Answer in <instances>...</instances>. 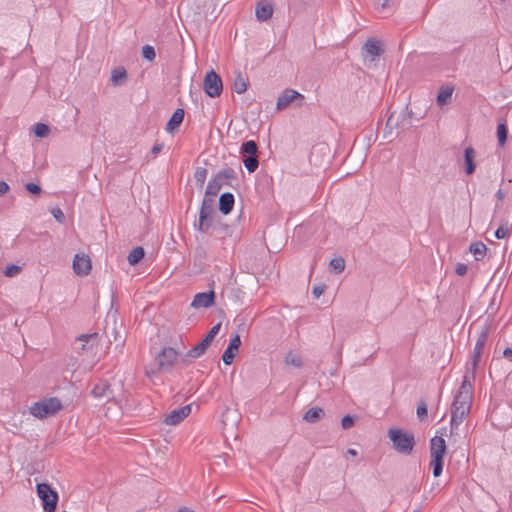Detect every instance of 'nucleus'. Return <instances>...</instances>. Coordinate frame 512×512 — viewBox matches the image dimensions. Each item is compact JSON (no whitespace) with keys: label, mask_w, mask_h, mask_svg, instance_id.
<instances>
[{"label":"nucleus","mask_w":512,"mask_h":512,"mask_svg":"<svg viewBox=\"0 0 512 512\" xmlns=\"http://www.w3.org/2000/svg\"><path fill=\"white\" fill-rule=\"evenodd\" d=\"M179 354L180 353L172 347H163L156 354L153 363L146 368V375L148 377H153L158 373L171 372Z\"/></svg>","instance_id":"obj_1"},{"label":"nucleus","mask_w":512,"mask_h":512,"mask_svg":"<svg viewBox=\"0 0 512 512\" xmlns=\"http://www.w3.org/2000/svg\"><path fill=\"white\" fill-rule=\"evenodd\" d=\"M393 448L400 454L410 455L416 444L414 434L401 428H390L387 432Z\"/></svg>","instance_id":"obj_2"},{"label":"nucleus","mask_w":512,"mask_h":512,"mask_svg":"<svg viewBox=\"0 0 512 512\" xmlns=\"http://www.w3.org/2000/svg\"><path fill=\"white\" fill-rule=\"evenodd\" d=\"M61 409L62 403L60 399L52 397L35 402L30 407V413L38 419H44L55 415Z\"/></svg>","instance_id":"obj_3"},{"label":"nucleus","mask_w":512,"mask_h":512,"mask_svg":"<svg viewBox=\"0 0 512 512\" xmlns=\"http://www.w3.org/2000/svg\"><path fill=\"white\" fill-rule=\"evenodd\" d=\"M221 328V322L215 324L205 335V337L192 349H190L182 358L181 362L186 364L188 362V358L197 359L201 357L208 347L211 345L212 341L219 333Z\"/></svg>","instance_id":"obj_4"},{"label":"nucleus","mask_w":512,"mask_h":512,"mask_svg":"<svg viewBox=\"0 0 512 512\" xmlns=\"http://www.w3.org/2000/svg\"><path fill=\"white\" fill-rule=\"evenodd\" d=\"M36 493L42 501L44 512H55L59 500L58 492L46 482L36 485Z\"/></svg>","instance_id":"obj_5"},{"label":"nucleus","mask_w":512,"mask_h":512,"mask_svg":"<svg viewBox=\"0 0 512 512\" xmlns=\"http://www.w3.org/2000/svg\"><path fill=\"white\" fill-rule=\"evenodd\" d=\"M470 379L471 374H469V370H467L452 404L471 407L473 386Z\"/></svg>","instance_id":"obj_6"},{"label":"nucleus","mask_w":512,"mask_h":512,"mask_svg":"<svg viewBox=\"0 0 512 512\" xmlns=\"http://www.w3.org/2000/svg\"><path fill=\"white\" fill-rule=\"evenodd\" d=\"M203 89L211 98L220 96L223 89V83L220 76L214 70H210L206 73L203 81Z\"/></svg>","instance_id":"obj_7"},{"label":"nucleus","mask_w":512,"mask_h":512,"mask_svg":"<svg viewBox=\"0 0 512 512\" xmlns=\"http://www.w3.org/2000/svg\"><path fill=\"white\" fill-rule=\"evenodd\" d=\"M489 337V326H486L484 330L480 333L476 345L473 350V356L471 361V368L469 370V374H471V378H475V370L480 362L481 356L483 354L484 348L488 341Z\"/></svg>","instance_id":"obj_8"},{"label":"nucleus","mask_w":512,"mask_h":512,"mask_svg":"<svg viewBox=\"0 0 512 512\" xmlns=\"http://www.w3.org/2000/svg\"><path fill=\"white\" fill-rule=\"evenodd\" d=\"M214 213V199L205 195L199 213V223L197 228L199 231H206L210 227V218Z\"/></svg>","instance_id":"obj_9"},{"label":"nucleus","mask_w":512,"mask_h":512,"mask_svg":"<svg viewBox=\"0 0 512 512\" xmlns=\"http://www.w3.org/2000/svg\"><path fill=\"white\" fill-rule=\"evenodd\" d=\"M363 56L365 60L371 62V65L375 64L376 59L382 54L383 49L381 47L380 41L374 39H368L362 47Z\"/></svg>","instance_id":"obj_10"},{"label":"nucleus","mask_w":512,"mask_h":512,"mask_svg":"<svg viewBox=\"0 0 512 512\" xmlns=\"http://www.w3.org/2000/svg\"><path fill=\"white\" fill-rule=\"evenodd\" d=\"M241 346V339L238 332L232 334L229 341L228 347L222 355L224 364L231 365L234 361L235 356L238 353L239 347Z\"/></svg>","instance_id":"obj_11"},{"label":"nucleus","mask_w":512,"mask_h":512,"mask_svg":"<svg viewBox=\"0 0 512 512\" xmlns=\"http://www.w3.org/2000/svg\"><path fill=\"white\" fill-rule=\"evenodd\" d=\"M191 413V405H186L171 411L164 419L167 425H177Z\"/></svg>","instance_id":"obj_12"},{"label":"nucleus","mask_w":512,"mask_h":512,"mask_svg":"<svg viewBox=\"0 0 512 512\" xmlns=\"http://www.w3.org/2000/svg\"><path fill=\"white\" fill-rule=\"evenodd\" d=\"M215 302V293L214 291L201 292L194 296V299L191 303V306L198 308H208L212 306Z\"/></svg>","instance_id":"obj_13"},{"label":"nucleus","mask_w":512,"mask_h":512,"mask_svg":"<svg viewBox=\"0 0 512 512\" xmlns=\"http://www.w3.org/2000/svg\"><path fill=\"white\" fill-rule=\"evenodd\" d=\"M297 99L303 100V95L293 89H286L284 93L278 98L276 108L278 110H283Z\"/></svg>","instance_id":"obj_14"},{"label":"nucleus","mask_w":512,"mask_h":512,"mask_svg":"<svg viewBox=\"0 0 512 512\" xmlns=\"http://www.w3.org/2000/svg\"><path fill=\"white\" fill-rule=\"evenodd\" d=\"M446 442L442 437L434 436L430 440V457L444 458L446 454Z\"/></svg>","instance_id":"obj_15"},{"label":"nucleus","mask_w":512,"mask_h":512,"mask_svg":"<svg viewBox=\"0 0 512 512\" xmlns=\"http://www.w3.org/2000/svg\"><path fill=\"white\" fill-rule=\"evenodd\" d=\"M72 267L78 276L88 275L92 269L91 258H73Z\"/></svg>","instance_id":"obj_16"},{"label":"nucleus","mask_w":512,"mask_h":512,"mask_svg":"<svg viewBox=\"0 0 512 512\" xmlns=\"http://www.w3.org/2000/svg\"><path fill=\"white\" fill-rule=\"evenodd\" d=\"M273 14V6L267 1H261L256 5L255 15L259 21H267Z\"/></svg>","instance_id":"obj_17"},{"label":"nucleus","mask_w":512,"mask_h":512,"mask_svg":"<svg viewBox=\"0 0 512 512\" xmlns=\"http://www.w3.org/2000/svg\"><path fill=\"white\" fill-rule=\"evenodd\" d=\"M184 114L185 112L182 108H178L174 111L166 125V131L168 133L172 134L179 128V126L183 122Z\"/></svg>","instance_id":"obj_18"},{"label":"nucleus","mask_w":512,"mask_h":512,"mask_svg":"<svg viewBox=\"0 0 512 512\" xmlns=\"http://www.w3.org/2000/svg\"><path fill=\"white\" fill-rule=\"evenodd\" d=\"M234 195L232 193H223L219 198V210L224 214H229L234 206Z\"/></svg>","instance_id":"obj_19"},{"label":"nucleus","mask_w":512,"mask_h":512,"mask_svg":"<svg viewBox=\"0 0 512 512\" xmlns=\"http://www.w3.org/2000/svg\"><path fill=\"white\" fill-rule=\"evenodd\" d=\"M475 150L472 147L465 148L464 151V165H465V172L468 175H471L474 173L476 165H475Z\"/></svg>","instance_id":"obj_20"},{"label":"nucleus","mask_w":512,"mask_h":512,"mask_svg":"<svg viewBox=\"0 0 512 512\" xmlns=\"http://www.w3.org/2000/svg\"><path fill=\"white\" fill-rule=\"evenodd\" d=\"M325 415V412L320 407H312L303 415V420L308 423H316L321 420Z\"/></svg>","instance_id":"obj_21"},{"label":"nucleus","mask_w":512,"mask_h":512,"mask_svg":"<svg viewBox=\"0 0 512 512\" xmlns=\"http://www.w3.org/2000/svg\"><path fill=\"white\" fill-rule=\"evenodd\" d=\"M223 185H226L225 182L221 181L220 177L216 175L212 180L209 181L206 188V195L215 197L219 193Z\"/></svg>","instance_id":"obj_22"},{"label":"nucleus","mask_w":512,"mask_h":512,"mask_svg":"<svg viewBox=\"0 0 512 512\" xmlns=\"http://www.w3.org/2000/svg\"><path fill=\"white\" fill-rule=\"evenodd\" d=\"M454 88L452 86H442L437 95V104L439 106L446 105L453 94Z\"/></svg>","instance_id":"obj_23"},{"label":"nucleus","mask_w":512,"mask_h":512,"mask_svg":"<svg viewBox=\"0 0 512 512\" xmlns=\"http://www.w3.org/2000/svg\"><path fill=\"white\" fill-rule=\"evenodd\" d=\"M248 83L240 72H237L233 81V90L237 94H242L247 90Z\"/></svg>","instance_id":"obj_24"},{"label":"nucleus","mask_w":512,"mask_h":512,"mask_svg":"<svg viewBox=\"0 0 512 512\" xmlns=\"http://www.w3.org/2000/svg\"><path fill=\"white\" fill-rule=\"evenodd\" d=\"M258 146L255 141L249 140L242 144L240 148L241 154H247L248 156H257Z\"/></svg>","instance_id":"obj_25"},{"label":"nucleus","mask_w":512,"mask_h":512,"mask_svg":"<svg viewBox=\"0 0 512 512\" xmlns=\"http://www.w3.org/2000/svg\"><path fill=\"white\" fill-rule=\"evenodd\" d=\"M470 409V406L452 404L451 414L455 415V418L464 419L469 414Z\"/></svg>","instance_id":"obj_26"},{"label":"nucleus","mask_w":512,"mask_h":512,"mask_svg":"<svg viewBox=\"0 0 512 512\" xmlns=\"http://www.w3.org/2000/svg\"><path fill=\"white\" fill-rule=\"evenodd\" d=\"M443 464H444V458H438V457L431 458L430 467L432 468L434 477H439L442 474Z\"/></svg>","instance_id":"obj_27"},{"label":"nucleus","mask_w":512,"mask_h":512,"mask_svg":"<svg viewBox=\"0 0 512 512\" xmlns=\"http://www.w3.org/2000/svg\"><path fill=\"white\" fill-rule=\"evenodd\" d=\"M33 131L36 137L45 138L48 136L50 128L44 123H37L34 125Z\"/></svg>","instance_id":"obj_28"},{"label":"nucleus","mask_w":512,"mask_h":512,"mask_svg":"<svg viewBox=\"0 0 512 512\" xmlns=\"http://www.w3.org/2000/svg\"><path fill=\"white\" fill-rule=\"evenodd\" d=\"M217 176L220 177L221 181H224L225 184H230L231 180L236 179L235 171L232 168H227L218 172Z\"/></svg>","instance_id":"obj_29"},{"label":"nucleus","mask_w":512,"mask_h":512,"mask_svg":"<svg viewBox=\"0 0 512 512\" xmlns=\"http://www.w3.org/2000/svg\"><path fill=\"white\" fill-rule=\"evenodd\" d=\"M329 267L335 273H341L345 268V258H331Z\"/></svg>","instance_id":"obj_30"},{"label":"nucleus","mask_w":512,"mask_h":512,"mask_svg":"<svg viewBox=\"0 0 512 512\" xmlns=\"http://www.w3.org/2000/svg\"><path fill=\"white\" fill-rule=\"evenodd\" d=\"M285 362L288 365H292L296 368H301L303 366L302 358L293 352H289L285 357Z\"/></svg>","instance_id":"obj_31"},{"label":"nucleus","mask_w":512,"mask_h":512,"mask_svg":"<svg viewBox=\"0 0 512 512\" xmlns=\"http://www.w3.org/2000/svg\"><path fill=\"white\" fill-rule=\"evenodd\" d=\"M417 417L420 421H424L428 416V406L425 400H420L417 403Z\"/></svg>","instance_id":"obj_32"},{"label":"nucleus","mask_w":512,"mask_h":512,"mask_svg":"<svg viewBox=\"0 0 512 512\" xmlns=\"http://www.w3.org/2000/svg\"><path fill=\"white\" fill-rule=\"evenodd\" d=\"M127 77L126 71L122 68H116L112 71L111 81L114 85H119Z\"/></svg>","instance_id":"obj_33"},{"label":"nucleus","mask_w":512,"mask_h":512,"mask_svg":"<svg viewBox=\"0 0 512 512\" xmlns=\"http://www.w3.org/2000/svg\"><path fill=\"white\" fill-rule=\"evenodd\" d=\"M245 168L250 172L253 173L259 166V161L257 156H247L243 160Z\"/></svg>","instance_id":"obj_34"},{"label":"nucleus","mask_w":512,"mask_h":512,"mask_svg":"<svg viewBox=\"0 0 512 512\" xmlns=\"http://www.w3.org/2000/svg\"><path fill=\"white\" fill-rule=\"evenodd\" d=\"M106 390H108V382L102 381L93 387L91 394L95 398H102V396H103V394H105Z\"/></svg>","instance_id":"obj_35"},{"label":"nucleus","mask_w":512,"mask_h":512,"mask_svg":"<svg viewBox=\"0 0 512 512\" xmlns=\"http://www.w3.org/2000/svg\"><path fill=\"white\" fill-rule=\"evenodd\" d=\"M508 130L505 123H500L497 126V137L500 146H504L507 140Z\"/></svg>","instance_id":"obj_36"},{"label":"nucleus","mask_w":512,"mask_h":512,"mask_svg":"<svg viewBox=\"0 0 512 512\" xmlns=\"http://www.w3.org/2000/svg\"><path fill=\"white\" fill-rule=\"evenodd\" d=\"M487 251V247L483 242H474L469 245V252L474 255L477 254H485Z\"/></svg>","instance_id":"obj_37"},{"label":"nucleus","mask_w":512,"mask_h":512,"mask_svg":"<svg viewBox=\"0 0 512 512\" xmlns=\"http://www.w3.org/2000/svg\"><path fill=\"white\" fill-rule=\"evenodd\" d=\"M23 265H24V264H22V265H19V264H10V265H8V266L5 268V270H4V272H3V273H4V275H5L6 277H14V276L18 275V274L21 272V270H22V266H23Z\"/></svg>","instance_id":"obj_38"},{"label":"nucleus","mask_w":512,"mask_h":512,"mask_svg":"<svg viewBox=\"0 0 512 512\" xmlns=\"http://www.w3.org/2000/svg\"><path fill=\"white\" fill-rule=\"evenodd\" d=\"M142 57L150 62H152L155 57H156V53H155V49L150 46V45H145L143 46L142 48Z\"/></svg>","instance_id":"obj_39"},{"label":"nucleus","mask_w":512,"mask_h":512,"mask_svg":"<svg viewBox=\"0 0 512 512\" xmlns=\"http://www.w3.org/2000/svg\"><path fill=\"white\" fill-rule=\"evenodd\" d=\"M207 177V169L199 167L196 169L194 178L200 186H202L206 180Z\"/></svg>","instance_id":"obj_40"},{"label":"nucleus","mask_w":512,"mask_h":512,"mask_svg":"<svg viewBox=\"0 0 512 512\" xmlns=\"http://www.w3.org/2000/svg\"><path fill=\"white\" fill-rule=\"evenodd\" d=\"M97 337V333H92V334H82L80 336L77 337V340L78 341H81V342H84L81 346V350H85L86 349V343H88L89 341H92L93 339H95Z\"/></svg>","instance_id":"obj_41"},{"label":"nucleus","mask_w":512,"mask_h":512,"mask_svg":"<svg viewBox=\"0 0 512 512\" xmlns=\"http://www.w3.org/2000/svg\"><path fill=\"white\" fill-rule=\"evenodd\" d=\"M354 424H355V417L351 416L349 414L345 415L341 419V426L343 429H350L351 427L354 426Z\"/></svg>","instance_id":"obj_42"},{"label":"nucleus","mask_w":512,"mask_h":512,"mask_svg":"<svg viewBox=\"0 0 512 512\" xmlns=\"http://www.w3.org/2000/svg\"><path fill=\"white\" fill-rule=\"evenodd\" d=\"M462 421H463V419L455 418V415H451V421H450L451 435L457 434L458 427L462 423Z\"/></svg>","instance_id":"obj_43"},{"label":"nucleus","mask_w":512,"mask_h":512,"mask_svg":"<svg viewBox=\"0 0 512 512\" xmlns=\"http://www.w3.org/2000/svg\"><path fill=\"white\" fill-rule=\"evenodd\" d=\"M25 188H26V190H27L29 193H31V194H35V195L40 194V193H41V191H42L41 187H40L38 184H36V183H32V182L27 183V184L25 185Z\"/></svg>","instance_id":"obj_44"},{"label":"nucleus","mask_w":512,"mask_h":512,"mask_svg":"<svg viewBox=\"0 0 512 512\" xmlns=\"http://www.w3.org/2000/svg\"><path fill=\"white\" fill-rule=\"evenodd\" d=\"M325 289L326 285L323 283L315 285L312 289V294L314 298H319L325 292Z\"/></svg>","instance_id":"obj_45"},{"label":"nucleus","mask_w":512,"mask_h":512,"mask_svg":"<svg viewBox=\"0 0 512 512\" xmlns=\"http://www.w3.org/2000/svg\"><path fill=\"white\" fill-rule=\"evenodd\" d=\"M51 213L53 215V217L59 222V223H63L64 220H65V216H64V213L62 212V210L58 207L56 208H53L51 210Z\"/></svg>","instance_id":"obj_46"},{"label":"nucleus","mask_w":512,"mask_h":512,"mask_svg":"<svg viewBox=\"0 0 512 512\" xmlns=\"http://www.w3.org/2000/svg\"><path fill=\"white\" fill-rule=\"evenodd\" d=\"M508 228L504 226H500L495 232L494 235L497 239H504L508 235Z\"/></svg>","instance_id":"obj_47"},{"label":"nucleus","mask_w":512,"mask_h":512,"mask_svg":"<svg viewBox=\"0 0 512 512\" xmlns=\"http://www.w3.org/2000/svg\"><path fill=\"white\" fill-rule=\"evenodd\" d=\"M149 259L150 258H127L130 266H138L140 264H143L144 262H146Z\"/></svg>","instance_id":"obj_48"},{"label":"nucleus","mask_w":512,"mask_h":512,"mask_svg":"<svg viewBox=\"0 0 512 512\" xmlns=\"http://www.w3.org/2000/svg\"><path fill=\"white\" fill-rule=\"evenodd\" d=\"M467 269H468V267H467L466 264L458 263L456 268H455V272H456L457 275L463 276V275L466 274Z\"/></svg>","instance_id":"obj_49"},{"label":"nucleus","mask_w":512,"mask_h":512,"mask_svg":"<svg viewBox=\"0 0 512 512\" xmlns=\"http://www.w3.org/2000/svg\"><path fill=\"white\" fill-rule=\"evenodd\" d=\"M144 254V248L141 246H137L129 252L128 256H144Z\"/></svg>","instance_id":"obj_50"},{"label":"nucleus","mask_w":512,"mask_h":512,"mask_svg":"<svg viewBox=\"0 0 512 512\" xmlns=\"http://www.w3.org/2000/svg\"><path fill=\"white\" fill-rule=\"evenodd\" d=\"M244 265L247 268L248 272H251L252 274H258L261 272L259 264L253 263L251 267H249L247 262Z\"/></svg>","instance_id":"obj_51"},{"label":"nucleus","mask_w":512,"mask_h":512,"mask_svg":"<svg viewBox=\"0 0 512 512\" xmlns=\"http://www.w3.org/2000/svg\"><path fill=\"white\" fill-rule=\"evenodd\" d=\"M164 145L162 143L155 144L151 149V154L156 156L163 149Z\"/></svg>","instance_id":"obj_52"},{"label":"nucleus","mask_w":512,"mask_h":512,"mask_svg":"<svg viewBox=\"0 0 512 512\" xmlns=\"http://www.w3.org/2000/svg\"><path fill=\"white\" fill-rule=\"evenodd\" d=\"M102 398H106L107 401H110L114 398V393L111 389V385L108 383V390L105 391V394H103Z\"/></svg>","instance_id":"obj_53"},{"label":"nucleus","mask_w":512,"mask_h":512,"mask_svg":"<svg viewBox=\"0 0 512 512\" xmlns=\"http://www.w3.org/2000/svg\"><path fill=\"white\" fill-rule=\"evenodd\" d=\"M394 118H395V113H391L388 120H387V124H386V127H393L394 125L397 126L398 125V121L394 122Z\"/></svg>","instance_id":"obj_54"},{"label":"nucleus","mask_w":512,"mask_h":512,"mask_svg":"<svg viewBox=\"0 0 512 512\" xmlns=\"http://www.w3.org/2000/svg\"><path fill=\"white\" fill-rule=\"evenodd\" d=\"M9 190V185L5 181H0V196L6 194Z\"/></svg>","instance_id":"obj_55"},{"label":"nucleus","mask_w":512,"mask_h":512,"mask_svg":"<svg viewBox=\"0 0 512 512\" xmlns=\"http://www.w3.org/2000/svg\"><path fill=\"white\" fill-rule=\"evenodd\" d=\"M503 356L507 359L512 360V348H510V347L505 348L503 351Z\"/></svg>","instance_id":"obj_56"},{"label":"nucleus","mask_w":512,"mask_h":512,"mask_svg":"<svg viewBox=\"0 0 512 512\" xmlns=\"http://www.w3.org/2000/svg\"><path fill=\"white\" fill-rule=\"evenodd\" d=\"M496 196H497L498 200H500V201H501V200H503V199H504L505 194H504V192H503L501 189H499V190L497 191V193H496Z\"/></svg>","instance_id":"obj_57"},{"label":"nucleus","mask_w":512,"mask_h":512,"mask_svg":"<svg viewBox=\"0 0 512 512\" xmlns=\"http://www.w3.org/2000/svg\"><path fill=\"white\" fill-rule=\"evenodd\" d=\"M347 454L351 455V456H357L358 455V452L355 450V449H352V448H349L347 450Z\"/></svg>","instance_id":"obj_58"},{"label":"nucleus","mask_w":512,"mask_h":512,"mask_svg":"<svg viewBox=\"0 0 512 512\" xmlns=\"http://www.w3.org/2000/svg\"><path fill=\"white\" fill-rule=\"evenodd\" d=\"M178 512H194L192 509L188 507H181Z\"/></svg>","instance_id":"obj_59"},{"label":"nucleus","mask_w":512,"mask_h":512,"mask_svg":"<svg viewBox=\"0 0 512 512\" xmlns=\"http://www.w3.org/2000/svg\"><path fill=\"white\" fill-rule=\"evenodd\" d=\"M265 258H257V257H254V258H246V260H253L254 262H256L257 260L259 261H263Z\"/></svg>","instance_id":"obj_60"},{"label":"nucleus","mask_w":512,"mask_h":512,"mask_svg":"<svg viewBox=\"0 0 512 512\" xmlns=\"http://www.w3.org/2000/svg\"><path fill=\"white\" fill-rule=\"evenodd\" d=\"M387 5H388V0H384V2L382 3V8H385Z\"/></svg>","instance_id":"obj_61"},{"label":"nucleus","mask_w":512,"mask_h":512,"mask_svg":"<svg viewBox=\"0 0 512 512\" xmlns=\"http://www.w3.org/2000/svg\"><path fill=\"white\" fill-rule=\"evenodd\" d=\"M512 265V258H509V261H508V266L507 268H509L510 266Z\"/></svg>","instance_id":"obj_62"},{"label":"nucleus","mask_w":512,"mask_h":512,"mask_svg":"<svg viewBox=\"0 0 512 512\" xmlns=\"http://www.w3.org/2000/svg\"><path fill=\"white\" fill-rule=\"evenodd\" d=\"M74 256H75V257H78V256H80V254H79V253H76ZM81 256H86V255H85V254H81Z\"/></svg>","instance_id":"obj_63"},{"label":"nucleus","mask_w":512,"mask_h":512,"mask_svg":"<svg viewBox=\"0 0 512 512\" xmlns=\"http://www.w3.org/2000/svg\"><path fill=\"white\" fill-rule=\"evenodd\" d=\"M63 512H67V511H63Z\"/></svg>","instance_id":"obj_64"}]
</instances>
